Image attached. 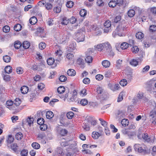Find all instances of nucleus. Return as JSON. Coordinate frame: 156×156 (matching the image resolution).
<instances>
[{
	"label": "nucleus",
	"mask_w": 156,
	"mask_h": 156,
	"mask_svg": "<svg viewBox=\"0 0 156 156\" xmlns=\"http://www.w3.org/2000/svg\"><path fill=\"white\" fill-rule=\"evenodd\" d=\"M76 39L77 42H82L84 40V35L83 33V30L80 29L75 33Z\"/></svg>",
	"instance_id": "1"
},
{
	"label": "nucleus",
	"mask_w": 156,
	"mask_h": 156,
	"mask_svg": "<svg viewBox=\"0 0 156 156\" xmlns=\"http://www.w3.org/2000/svg\"><path fill=\"white\" fill-rule=\"evenodd\" d=\"M93 52V50L89 48L86 52L85 61L87 63H89L92 62L93 60V57L91 56Z\"/></svg>",
	"instance_id": "2"
},
{
	"label": "nucleus",
	"mask_w": 156,
	"mask_h": 156,
	"mask_svg": "<svg viewBox=\"0 0 156 156\" xmlns=\"http://www.w3.org/2000/svg\"><path fill=\"white\" fill-rule=\"evenodd\" d=\"M134 149L136 151L141 153L143 154H146L148 153V150L146 147L144 149L139 144H136L134 145Z\"/></svg>",
	"instance_id": "3"
},
{
	"label": "nucleus",
	"mask_w": 156,
	"mask_h": 156,
	"mask_svg": "<svg viewBox=\"0 0 156 156\" xmlns=\"http://www.w3.org/2000/svg\"><path fill=\"white\" fill-rule=\"evenodd\" d=\"M126 115V112L124 110H118L116 113V119H122Z\"/></svg>",
	"instance_id": "4"
},
{
	"label": "nucleus",
	"mask_w": 156,
	"mask_h": 156,
	"mask_svg": "<svg viewBox=\"0 0 156 156\" xmlns=\"http://www.w3.org/2000/svg\"><path fill=\"white\" fill-rule=\"evenodd\" d=\"M152 109L149 113V116L151 118H155L156 117V104L155 102L151 106Z\"/></svg>",
	"instance_id": "5"
},
{
	"label": "nucleus",
	"mask_w": 156,
	"mask_h": 156,
	"mask_svg": "<svg viewBox=\"0 0 156 156\" xmlns=\"http://www.w3.org/2000/svg\"><path fill=\"white\" fill-rule=\"evenodd\" d=\"M91 29L94 31V33L96 35L98 36L101 34V29L98 27L97 25H92L90 26Z\"/></svg>",
	"instance_id": "6"
},
{
	"label": "nucleus",
	"mask_w": 156,
	"mask_h": 156,
	"mask_svg": "<svg viewBox=\"0 0 156 156\" xmlns=\"http://www.w3.org/2000/svg\"><path fill=\"white\" fill-rule=\"evenodd\" d=\"M111 25V23L110 21L108 20L105 21L104 23L105 29L104 30V33H107L111 31L110 27Z\"/></svg>",
	"instance_id": "7"
},
{
	"label": "nucleus",
	"mask_w": 156,
	"mask_h": 156,
	"mask_svg": "<svg viewBox=\"0 0 156 156\" xmlns=\"http://www.w3.org/2000/svg\"><path fill=\"white\" fill-rule=\"evenodd\" d=\"M122 132L123 134L127 135L129 137L133 136L135 134L134 132H132L128 129L123 130Z\"/></svg>",
	"instance_id": "8"
},
{
	"label": "nucleus",
	"mask_w": 156,
	"mask_h": 156,
	"mask_svg": "<svg viewBox=\"0 0 156 156\" xmlns=\"http://www.w3.org/2000/svg\"><path fill=\"white\" fill-rule=\"evenodd\" d=\"M142 137L143 139L147 142L149 143L153 142V140L151 139L150 137L148 136L147 133H144L143 134Z\"/></svg>",
	"instance_id": "9"
},
{
	"label": "nucleus",
	"mask_w": 156,
	"mask_h": 156,
	"mask_svg": "<svg viewBox=\"0 0 156 156\" xmlns=\"http://www.w3.org/2000/svg\"><path fill=\"white\" fill-rule=\"evenodd\" d=\"M104 50L108 52L111 50V46L108 42H106L103 44Z\"/></svg>",
	"instance_id": "10"
},
{
	"label": "nucleus",
	"mask_w": 156,
	"mask_h": 156,
	"mask_svg": "<svg viewBox=\"0 0 156 156\" xmlns=\"http://www.w3.org/2000/svg\"><path fill=\"white\" fill-rule=\"evenodd\" d=\"M77 144L75 141H69V147L68 149H74L75 148H76Z\"/></svg>",
	"instance_id": "11"
},
{
	"label": "nucleus",
	"mask_w": 156,
	"mask_h": 156,
	"mask_svg": "<svg viewBox=\"0 0 156 156\" xmlns=\"http://www.w3.org/2000/svg\"><path fill=\"white\" fill-rule=\"evenodd\" d=\"M71 36V34L67 31L65 33L62 39V42L67 41Z\"/></svg>",
	"instance_id": "12"
},
{
	"label": "nucleus",
	"mask_w": 156,
	"mask_h": 156,
	"mask_svg": "<svg viewBox=\"0 0 156 156\" xmlns=\"http://www.w3.org/2000/svg\"><path fill=\"white\" fill-rule=\"evenodd\" d=\"M76 43L75 42H72L69 45L68 50L70 51H72L76 49Z\"/></svg>",
	"instance_id": "13"
},
{
	"label": "nucleus",
	"mask_w": 156,
	"mask_h": 156,
	"mask_svg": "<svg viewBox=\"0 0 156 156\" xmlns=\"http://www.w3.org/2000/svg\"><path fill=\"white\" fill-rule=\"evenodd\" d=\"M37 122L38 124L41 125V129L42 130H44L45 129H43L42 127V125L43 124L44 122V119L41 118H38L37 120Z\"/></svg>",
	"instance_id": "14"
},
{
	"label": "nucleus",
	"mask_w": 156,
	"mask_h": 156,
	"mask_svg": "<svg viewBox=\"0 0 156 156\" xmlns=\"http://www.w3.org/2000/svg\"><path fill=\"white\" fill-rule=\"evenodd\" d=\"M11 148L15 152L18 153L20 151L18 149V146L16 144H13L11 145Z\"/></svg>",
	"instance_id": "15"
},
{
	"label": "nucleus",
	"mask_w": 156,
	"mask_h": 156,
	"mask_svg": "<svg viewBox=\"0 0 156 156\" xmlns=\"http://www.w3.org/2000/svg\"><path fill=\"white\" fill-rule=\"evenodd\" d=\"M58 156H63L64 154L63 152V149L60 147H58L56 150V154Z\"/></svg>",
	"instance_id": "16"
},
{
	"label": "nucleus",
	"mask_w": 156,
	"mask_h": 156,
	"mask_svg": "<svg viewBox=\"0 0 156 156\" xmlns=\"http://www.w3.org/2000/svg\"><path fill=\"white\" fill-rule=\"evenodd\" d=\"M122 59H119L116 61L115 67L117 69H120L121 68L122 65Z\"/></svg>",
	"instance_id": "17"
},
{
	"label": "nucleus",
	"mask_w": 156,
	"mask_h": 156,
	"mask_svg": "<svg viewBox=\"0 0 156 156\" xmlns=\"http://www.w3.org/2000/svg\"><path fill=\"white\" fill-rule=\"evenodd\" d=\"M77 92L76 90H74L72 97L70 98V100L71 101H76L77 96Z\"/></svg>",
	"instance_id": "18"
},
{
	"label": "nucleus",
	"mask_w": 156,
	"mask_h": 156,
	"mask_svg": "<svg viewBox=\"0 0 156 156\" xmlns=\"http://www.w3.org/2000/svg\"><path fill=\"white\" fill-rule=\"evenodd\" d=\"M67 73L69 76H74L76 75V72L73 69H69L67 71Z\"/></svg>",
	"instance_id": "19"
},
{
	"label": "nucleus",
	"mask_w": 156,
	"mask_h": 156,
	"mask_svg": "<svg viewBox=\"0 0 156 156\" xmlns=\"http://www.w3.org/2000/svg\"><path fill=\"white\" fill-rule=\"evenodd\" d=\"M37 20L35 16H33L30 18L29 20L30 23L31 25H34L37 23Z\"/></svg>",
	"instance_id": "20"
},
{
	"label": "nucleus",
	"mask_w": 156,
	"mask_h": 156,
	"mask_svg": "<svg viewBox=\"0 0 156 156\" xmlns=\"http://www.w3.org/2000/svg\"><path fill=\"white\" fill-rule=\"evenodd\" d=\"M101 135L99 133L96 131H94L92 133V137L94 139H97L99 138L100 136Z\"/></svg>",
	"instance_id": "21"
},
{
	"label": "nucleus",
	"mask_w": 156,
	"mask_h": 156,
	"mask_svg": "<svg viewBox=\"0 0 156 156\" xmlns=\"http://www.w3.org/2000/svg\"><path fill=\"white\" fill-rule=\"evenodd\" d=\"M54 114L53 112L51 111H48L46 114V116L47 118L48 119H51L54 116Z\"/></svg>",
	"instance_id": "22"
},
{
	"label": "nucleus",
	"mask_w": 156,
	"mask_h": 156,
	"mask_svg": "<svg viewBox=\"0 0 156 156\" xmlns=\"http://www.w3.org/2000/svg\"><path fill=\"white\" fill-rule=\"evenodd\" d=\"M29 90L28 88L26 86H23L20 89V90L22 93L25 94L27 93Z\"/></svg>",
	"instance_id": "23"
},
{
	"label": "nucleus",
	"mask_w": 156,
	"mask_h": 156,
	"mask_svg": "<svg viewBox=\"0 0 156 156\" xmlns=\"http://www.w3.org/2000/svg\"><path fill=\"white\" fill-rule=\"evenodd\" d=\"M130 64L133 66H136L138 65V61L135 59H132L130 62Z\"/></svg>",
	"instance_id": "24"
},
{
	"label": "nucleus",
	"mask_w": 156,
	"mask_h": 156,
	"mask_svg": "<svg viewBox=\"0 0 156 156\" xmlns=\"http://www.w3.org/2000/svg\"><path fill=\"white\" fill-rule=\"evenodd\" d=\"M102 64L104 67L107 68L110 66V62L108 60H104L102 62Z\"/></svg>",
	"instance_id": "25"
},
{
	"label": "nucleus",
	"mask_w": 156,
	"mask_h": 156,
	"mask_svg": "<svg viewBox=\"0 0 156 156\" xmlns=\"http://www.w3.org/2000/svg\"><path fill=\"white\" fill-rule=\"evenodd\" d=\"M5 71L6 73H10L12 71V68L10 66H7L5 68Z\"/></svg>",
	"instance_id": "26"
},
{
	"label": "nucleus",
	"mask_w": 156,
	"mask_h": 156,
	"mask_svg": "<svg viewBox=\"0 0 156 156\" xmlns=\"http://www.w3.org/2000/svg\"><path fill=\"white\" fill-rule=\"evenodd\" d=\"M22 28V26L20 24H17L15 25L14 28V30L16 31H20Z\"/></svg>",
	"instance_id": "27"
},
{
	"label": "nucleus",
	"mask_w": 156,
	"mask_h": 156,
	"mask_svg": "<svg viewBox=\"0 0 156 156\" xmlns=\"http://www.w3.org/2000/svg\"><path fill=\"white\" fill-rule=\"evenodd\" d=\"M136 36L137 39H141L144 37V35L142 32H139L136 33Z\"/></svg>",
	"instance_id": "28"
},
{
	"label": "nucleus",
	"mask_w": 156,
	"mask_h": 156,
	"mask_svg": "<svg viewBox=\"0 0 156 156\" xmlns=\"http://www.w3.org/2000/svg\"><path fill=\"white\" fill-rule=\"evenodd\" d=\"M14 140V137L11 135H9L8 136V138L7 140V143L9 144H10L12 143Z\"/></svg>",
	"instance_id": "29"
},
{
	"label": "nucleus",
	"mask_w": 156,
	"mask_h": 156,
	"mask_svg": "<svg viewBox=\"0 0 156 156\" xmlns=\"http://www.w3.org/2000/svg\"><path fill=\"white\" fill-rule=\"evenodd\" d=\"M128 15L130 17H133L135 14V11L133 9H130L127 12Z\"/></svg>",
	"instance_id": "30"
},
{
	"label": "nucleus",
	"mask_w": 156,
	"mask_h": 156,
	"mask_svg": "<svg viewBox=\"0 0 156 156\" xmlns=\"http://www.w3.org/2000/svg\"><path fill=\"white\" fill-rule=\"evenodd\" d=\"M129 47V44L126 42L122 43L120 47L123 50L127 49Z\"/></svg>",
	"instance_id": "31"
},
{
	"label": "nucleus",
	"mask_w": 156,
	"mask_h": 156,
	"mask_svg": "<svg viewBox=\"0 0 156 156\" xmlns=\"http://www.w3.org/2000/svg\"><path fill=\"white\" fill-rule=\"evenodd\" d=\"M144 94L142 92H139L137 94L135 98L136 100H140L143 98L144 97Z\"/></svg>",
	"instance_id": "32"
},
{
	"label": "nucleus",
	"mask_w": 156,
	"mask_h": 156,
	"mask_svg": "<svg viewBox=\"0 0 156 156\" xmlns=\"http://www.w3.org/2000/svg\"><path fill=\"white\" fill-rule=\"evenodd\" d=\"M108 5L109 7H115L116 5V1L112 0L109 2Z\"/></svg>",
	"instance_id": "33"
},
{
	"label": "nucleus",
	"mask_w": 156,
	"mask_h": 156,
	"mask_svg": "<svg viewBox=\"0 0 156 156\" xmlns=\"http://www.w3.org/2000/svg\"><path fill=\"white\" fill-rule=\"evenodd\" d=\"M21 46L22 44L20 42L18 41H17L15 42L14 46L16 49H18Z\"/></svg>",
	"instance_id": "34"
},
{
	"label": "nucleus",
	"mask_w": 156,
	"mask_h": 156,
	"mask_svg": "<svg viewBox=\"0 0 156 156\" xmlns=\"http://www.w3.org/2000/svg\"><path fill=\"white\" fill-rule=\"evenodd\" d=\"M65 90V87L63 86L59 87L57 89V91L59 94H62L64 92Z\"/></svg>",
	"instance_id": "35"
},
{
	"label": "nucleus",
	"mask_w": 156,
	"mask_h": 156,
	"mask_svg": "<svg viewBox=\"0 0 156 156\" xmlns=\"http://www.w3.org/2000/svg\"><path fill=\"white\" fill-rule=\"evenodd\" d=\"M30 46V43L28 41H24L23 43V47L25 49H27Z\"/></svg>",
	"instance_id": "36"
},
{
	"label": "nucleus",
	"mask_w": 156,
	"mask_h": 156,
	"mask_svg": "<svg viewBox=\"0 0 156 156\" xmlns=\"http://www.w3.org/2000/svg\"><path fill=\"white\" fill-rule=\"evenodd\" d=\"M47 63L49 65H51L55 62L54 59L52 58H50L48 59L47 60Z\"/></svg>",
	"instance_id": "37"
},
{
	"label": "nucleus",
	"mask_w": 156,
	"mask_h": 156,
	"mask_svg": "<svg viewBox=\"0 0 156 156\" xmlns=\"http://www.w3.org/2000/svg\"><path fill=\"white\" fill-rule=\"evenodd\" d=\"M33 148L35 149H39L40 147V145L37 142H34L32 144Z\"/></svg>",
	"instance_id": "38"
},
{
	"label": "nucleus",
	"mask_w": 156,
	"mask_h": 156,
	"mask_svg": "<svg viewBox=\"0 0 156 156\" xmlns=\"http://www.w3.org/2000/svg\"><path fill=\"white\" fill-rule=\"evenodd\" d=\"M3 60L6 62H9L11 60V57L7 55H5L3 57Z\"/></svg>",
	"instance_id": "39"
},
{
	"label": "nucleus",
	"mask_w": 156,
	"mask_h": 156,
	"mask_svg": "<svg viewBox=\"0 0 156 156\" xmlns=\"http://www.w3.org/2000/svg\"><path fill=\"white\" fill-rule=\"evenodd\" d=\"M66 56L68 59L72 60L73 59L74 55L73 54L69 53L66 54Z\"/></svg>",
	"instance_id": "40"
},
{
	"label": "nucleus",
	"mask_w": 156,
	"mask_h": 156,
	"mask_svg": "<svg viewBox=\"0 0 156 156\" xmlns=\"http://www.w3.org/2000/svg\"><path fill=\"white\" fill-rule=\"evenodd\" d=\"M73 1H69L66 2V5L67 8H70L73 7Z\"/></svg>",
	"instance_id": "41"
},
{
	"label": "nucleus",
	"mask_w": 156,
	"mask_h": 156,
	"mask_svg": "<svg viewBox=\"0 0 156 156\" xmlns=\"http://www.w3.org/2000/svg\"><path fill=\"white\" fill-rule=\"evenodd\" d=\"M34 121V119L33 117H28L27 119V122L30 126L33 123Z\"/></svg>",
	"instance_id": "42"
},
{
	"label": "nucleus",
	"mask_w": 156,
	"mask_h": 156,
	"mask_svg": "<svg viewBox=\"0 0 156 156\" xmlns=\"http://www.w3.org/2000/svg\"><path fill=\"white\" fill-rule=\"evenodd\" d=\"M74 115V113L72 112H69L67 113L66 116L67 118L69 119H72Z\"/></svg>",
	"instance_id": "43"
},
{
	"label": "nucleus",
	"mask_w": 156,
	"mask_h": 156,
	"mask_svg": "<svg viewBox=\"0 0 156 156\" xmlns=\"http://www.w3.org/2000/svg\"><path fill=\"white\" fill-rule=\"evenodd\" d=\"M80 103L82 105L85 106L87 104L88 101L86 99H83L80 101Z\"/></svg>",
	"instance_id": "44"
},
{
	"label": "nucleus",
	"mask_w": 156,
	"mask_h": 156,
	"mask_svg": "<svg viewBox=\"0 0 156 156\" xmlns=\"http://www.w3.org/2000/svg\"><path fill=\"white\" fill-rule=\"evenodd\" d=\"M69 20L67 19L66 17H64L62 18V21L61 22V23L62 25H67L69 23Z\"/></svg>",
	"instance_id": "45"
},
{
	"label": "nucleus",
	"mask_w": 156,
	"mask_h": 156,
	"mask_svg": "<svg viewBox=\"0 0 156 156\" xmlns=\"http://www.w3.org/2000/svg\"><path fill=\"white\" fill-rule=\"evenodd\" d=\"M87 14V11L84 9H81L80 12V15L82 17L85 16Z\"/></svg>",
	"instance_id": "46"
},
{
	"label": "nucleus",
	"mask_w": 156,
	"mask_h": 156,
	"mask_svg": "<svg viewBox=\"0 0 156 156\" xmlns=\"http://www.w3.org/2000/svg\"><path fill=\"white\" fill-rule=\"evenodd\" d=\"M16 72L18 74H22L23 72V69L21 67H18L16 68Z\"/></svg>",
	"instance_id": "47"
},
{
	"label": "nucleus",
	"mask_w": 156,
	"mask_h": 156,
	"mask_svg": "<svg viewBox=\"0 0 156 156\" xmlns=\"http://www.w3.org/2000/svg\"><path fill=\"white\" fill-rule=\"evenodd\" d=\"M21 103V101L19 98H16L14 101V105L16 106H19Z\"/></svg>",
	"instance_id": "48"
},
{
	"label": "nucleus",
	"mask_w": 156,
	"mask_h": 156,
	"mask_svg": "<svg viewBox=\"0 0 156 156\" xmlns=\"http://www.w3.org/2000/svg\"><path fill=\"white\" fill-rule=\"evenodd\" d=\"M95 48L98 51H101L104 49L103 44L98 45L95 47Z\"/></svg>",
	"instance_id": "49"
},
{
	"label": "nucleus",
	"mask_w": 156,
	"mask_h": 156,
	"mask_svg": "<svg viewBox=\"0 0 156 156\" xmlns=\"http://www.w3.org/2000/svg\"><path fill=\"white\" fill-rule=\"evenodd\" d=\"M45 8L47 10H50L52 9V5L51 4L49 3H47L45 5Z\"/></svg>",
	"instance_id": "50"
},
{
	"label": "nucleus",
	"mask_w": 156,
	"mask_h": 156,
	"mask_svg": "<svg viewBox=\"0 0 156 156\" xmlns=\"http://www.w3.org/2000/svg\"><path fill=\"white\" fill-rule=\"evenodd\" d=\"M46 44L44 42H41L39 45V48L41 50H43L46 47Z\"/></svg>",
	"instance_id": "51"
},
{
	"label": "nucleus",
	"mask_w": 156,
	"mask_h": 156,
	"mask_svg": "<svg viewBox=\"0 0 156 156\" xmlns=\"http://www.w3.org/2000/svg\"><path fill=\"white\" fill-rule=\"evenodd\" d=\"M127 84V82L126 80L125 79H122L120 82V84L122 86H125Z\"/></svg>",
	"instance_id": "52"
},
{
	"label": "nucleus",
	"mask_w": 156,
	"mask_h": 156,
	"mask_svg": "<svg viewBox=\"0 0 156 156\" xmlns=\"http://www.w3.org/2000/svg\"><path fill=\"white\" fill-rule=\"evenodd\" d=\"M68 133V131L65 129H61L60 131V133L62 136L66 135Z\"/></svg>",
	"instance_id": "53"
},
{
	"label": "nucleus",
	"mask_w": 156,
	"mask_h": 156,
	"mask_svg": "<svg viewBox=\"0 0 156 156\" xmlns=\"http://www.w3.org/2000/svg\"><path fill=\"white\" fill-rule=\"evenodd\" d=\"M15 137L17 140H20L23 137L22 134L21 133H18L16 134Z\"/></svg>",
	"instance_id": "54"
},
{
	"label": "nucleus",
	"mask_w": 156,
	"mask_h": 156,
	"mask_svg": "<svg viewBox=\"0 0 156 156\" xmlns=\"http://www.w3.org/2000/svg\"><path fill=\"white\" fill-rule=\"evenodd\" d=\"M99 120L101 122V123L102 125L105 127H107L106 126L108 123L106 121L101 118L99 119Z\"/></svg>",
	"instance_id": "55"
},
{
	"label": "nucleus",
	"mask_w": 156,
	"mask_h": 156,
	"mask_svg": "<svg viewBox=\"0 0 156 156\" xmlns=\"http://www.w3.org/2000/svg\"><path fill=\"white\" fill-rule=\"evenodd\" d=\"M131 50L133 53H137L139 51V48L137 46H133L132 49Z\"/></svg>",
	"instance_id": "56"
},
{
	"label": "nucleus",
	"mask_w": 156,
	"mask_h": 156,
	"mask_svg": "<svg viewBox=\"0 0 156 156\" xmlns=\"http://www.w3.org/2000/svg\"><path fill=\"white\" fill-rule=\"evenodd\" d=\"M123 0H117L116 1V5L119 7H123Z\"/></svg>",
	"instance_id": "57"
},
{
	"label": "nucleus",
	"mask_w": 156,
	"mask_h": 156,
	"mask_svg": "<svg viewBox=\"0 0 156 156\" xmlns=\"http://www.w3.org/2000/svg\"><path fill=\"white\" fill-rule=\"evenodd\" d=\"M2 30L5 33H8L9 31L10 28L9 27L6 25L3 27Z\"/></svg>",
	"instance_id": "58"
},
{
	"label": "nucleus",
	"mask_w": 156,
	"mask_h": 156,
	"mask_svg": "<svg viewBox=\"0 0 156 156\" xmlns=\"http://www.w3.org/2000/svg\"><path fill=\"white\" fill-rule=\"evenodd\" d=\"M128 122V120H126L125 119H122L121 121V124L124 126H126V125H127Z\"/></svg>",
	"instance_id": "59"
},
{
	"label": "nucleus",
	"mask_w": 156,
	"mask_h": 156,
	"mask_svg": "<svg viewBox=\"0 0 156 156\" xmlns=\"http://www.w3.org/2000/svg\"><path fill=\"white\" fill-rule=\"evenodd\" d=\"M69 141H62L60 142L61 145L62 147H65L66 146H68L69 145Z\"/></svg>",
	"instance_id": "60"
},
{
	"label": "nucleus",
	"mask_w": 156,
	"mask_h": 156,
	"mask_svg": "<svg viewBox=\"0 0 156 156\" xmlns=\"http://www.w3.org/2000/svg\"><path fill=\"white\" fill-rule=\"evenodd\" d=\"M28 151L26 150H23L21 152V155L22 156H27L28 154Z\"/></svg>",
	"instance_id": "61"
},
{
	"label": "nucleus",
	"mask_w": 156,
	"mask_h": 156,
	"mask_svg": "<svg viewBox=\"0 0 156 156\" xmlns=\"http://www.w3.org/2000/svg\"><path fill=\"white\" fill-rule=\"evenodd\" d=\"M97 4L99 6H102L104 5V2L102 0H98L97 2Z\"/></svg>",
	"instance_id": "62"
},
{
	"label": "nucleus",
	"mask_w": 156,
	"mask_h": 156,
	"mask_svg": "<svg viewBox=\"0 0 156 156\" xmlns=\"http://www.w3.org/2000/svg\"><path fill=\"white\" fill-rule=\"evenodd\" d=\"M149 30L151 32L155 31L156 30V26L154 25H151L150 26Z\"/></svg>",
	"instance_id": "63"
},
{
	"label": "nucleus",
	"mask_w": 156,
	"mask_h": 156,
	"mask_svg": "<svg viewBox=\"0 0 156 156\" xmlns=\"http://www.w3.org/2000/svg\"><path fill=\"white\" fill-rule=\"evenodd\" d=\"M150 121L151 122V125H156V117L154 118H151Z\"/></svg>",
	"instance_id": "64"
}]
</instances>
